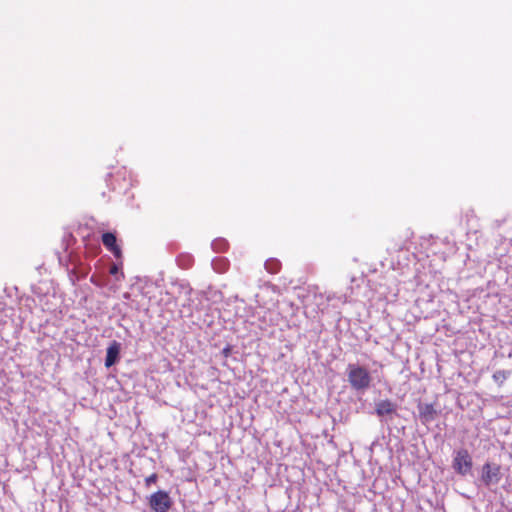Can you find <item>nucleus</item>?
I'll return each instance as SVG.
<instances>
[{"instance_id":"obj_11","label":"nucleus","mask_w":512,"mask_h":512,"mask_svg":"<svg viewBox=\"0 0 512 512\" xmlns=\"http://www.w3.org/2000/svg\"><path fill=\"white\" fill-rule=\"evenodd\" d=\"M111 275L116 277L117 281H120L124 278V273L121 271V266L119 264L114 263L109 270Z\"/></svg>"},{"instance_id":"obj_3","label":"nucleus","mask_w":512,"mask_h":512,"mask_svg":"<svg viewBox=\"0 0 512 512\" xmlns=\"http://www.w3.org/2000/svg\"><path fill=\"white\" fill-rule=\"evenodd\" d=\"M149 505L155 512H168L172 505V501L166 491L160 490L150 496Z\"/></svg>"},{"instance_id":"obj_4","label":"nucleus","mask_w":512,"mask_h":512,"mask_svg":"<svg viewBox=\"0 0 512 512\" xmlns=\"http://www.w3.org/2000/svg\"><path fill=\"white\" fill-rule=\"evenodd\" d=\"M501 479L500 466L497 464L485 463L482 467L481 481L485 486L497 484Z\"/></svg>"},{"instance_id":"obj_14","label":"nucleus","mask_w":512,"mask_h":512,"mask_svg":"<svg viewBox=\"0 0 512 512\" xmlns=\"http://www.w3.org/2000/svg\"><path fill=\"white\" fill-rule=\"evenodd\" d=\"M192 258L190 256H182L178 258V263L183 268H188L191 265Z\"/></svg>"},{"instance_id":"obj_5","label":"nucleus","mask_w":512,"mask_h":512,"mask_svg":"<svg viewBox=\"0 0 512 512\" xmlns=\"http://www.w3.org/2000/svg\"><path fill=\"white\" fill-rule=\"evenodd\" d=\"M419 419L422 424L428 425L435 420L437 412L432 404L418 405Z\"/></svg>"},{"instance_id":"obj_10","label":"nucleus","mask_w":512,"mask_h":512,"mask_svg":"<svg viewBox=\"0 0 512 512\" xmlns=\"http://www.w3.org/2000/svg\"><path fill=\"white\" fill-rule=\"evenodd\" d=\"M280 262L276 259H269L265 262V269L271 273L275 274L280 270Z\"/></svg>"},{"instance_id":"obj_2","label":"nucleus","mask_w":512,"mask_h":512,"mask_svg":"<svg viewBox=\"0 0 512 512\" xmlns=\"http://www.w3.org/2000/svg\"><path fill=\"white\" fill-rule=\"evenodd\" d=\"M453 469L456 473L465 476L472 469V458L466 449H459L454 453Z\"/></svg>"},{"instance_id":"obj_6","label":"nucleus","mask_w":512,"mask_h":512,"mask_svg":"<svg viewBox=\"0 0 512 512\" xmlns=\"http://www.w3.org/2000/svg\"><path fill=\"white\" fill-rule=\"evenodd\" d=\"M102 243L117 259L121 258L122 252L116 244V236L113 233H104L102 235Z\"/></svg>"},{"instance_id":"obj_8","label":"nucleus","mask_w":512,"mask_h":512,"mask_svg":"<svg viewBox=\"0 0 512 512\" xmlns=\"http://www.w3.org/2000/svg\"><path fill=\"white\" fill-rule=\"evenodd\" d=\"M396 410V404L390 400H381L376 403L375 411L379 417L391 416L396 412Z\"/></svg>"},{"instance_id":"obj_1","label":"nucleus","mask_w":512,"mask_h":512,"mask_svg":"<svg viewBox=\"0 0 512 512\" xmlns=\"http://www.w3.org/2000/svg\"><path fill=\"white\" fill-rule=\"evenodd\" d=\"M346 375L351 388L358 393H365L371 386L372 376L364 366L349 363L346 368Z\"/></svg>"},{"instance_id":"obj_17","label":"nucleus","mask_w":512,"mask_h":512,"mask_svg":"<svg viewBox=\"0 0 512 512\" xmlns=\"http://www.w3.org/2000/svg\"><path fill=\"white\" fill-rule=\"evenodd\" d=\"M91 282H92V283H95L96 285H99V284L94 280V277H91Z\"/></svg>"},{"instance_id":"obj_18","label":"nucleus","mask_w":512,"mask_h":512,"mask_svg":"<svg viewBox=\"0 0 512 512\" xmlns=\"http://www.w3.org/2000/svg\"><path fill=\"white\" fill-rule=\"evenodd\" d=\"M228 352H229V348L224 349L225 354H228Z\"/></svg>"},{"instance_id":"obj_12","label":"nucleus","mask_w":512,"mask_h":512,"mask_svg":"<svg viewBox=\"0 0 512 512\" xmlns=\"http://www.w3.org/2000/svg\"><path fill=\"white\" fill-rule=\"evenodd\" d=\"M226 247L227 242L224 239H216L212 242V248L217 252L224 251Z\"/></svg>"},{"instance_id":"obj_9","label":"nucleus","mask_w":512,"mask_h":512,"mask_svg":"<svg viewBox=\"0 0 512 512\" xmlns=\"http://www.w3.org/2000/svg\"><path fill=\"white\" fill-rule=\"evenodd\" d=\"M213 269L218 273H224L228 268V262L222 258H215L212 261Z\"/></svg>"},{"instance_id":"obj_19","label":"nucleus","mask_w":512,"mask_h":512,"mask_svg":"<svg viewBox=\"0 0 512 512\" xmlns=\"http://www.w3.org/2000/svg\"><path fill=\"white\" fill-rule=\"evenodd\" d=\"M332 299V296L328 295L327 300L330 301Z\"/></svg>"},{"instance_id":"obj_16","label":"nucleus","mask_w":512,"mask_h":512,"mask_svg":"<svg viewBox=\"0 0 512 512\" xmlns=\"http://www.w3.org/2000/svg\"><path fill=\"white\" fill-rule=\"evenodd\" d=\"M501 223L502 222H500V221H495V227H500Z\"/></svg>"},{"instance_id":"obj_15","label":"nucleus","mask_w":512,"mask_h":512,"mask_svg":"<svg viewBox=\"0 0 512 512\" xmlns=\"http://www.w3.org/2000/svg\"><path fill=\"white\" fill-rule=\"evenodd\" d=\"M157 481V475L151 474L145 479V485L149 487L152 483H155Z\"/></svg>"},{"instance_id":"obj_13","label":"nucleus","mask_w":512,"mask_h":512,"mask_svg":"<svg viewBox=\"0 0 512 512\" xmlns=\"http://www.w3.org/2000/svg\"><path fill=\"white\" fill-rule=\"evenodd\" d=\"M509 376V372L505 370H498L493 374V379L496 382L503 383Z\"/></svg>"},{"instance_id":"obj_7","label":"nucleus","mask_w":512,"mask_h":512,"mask_svg":"<svg viewBox=\"0 0 512 512\" xmlns=\"http://www.w3.org/2000/svg\"><path fill=\"white\" fill-rule=\"evenodd\" d=\"M121 345L117 341H113L107 348L105 366L107 368L113 366L119 359Z\"/></svg>"}]
</instances>
